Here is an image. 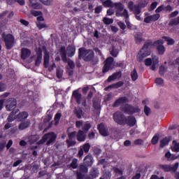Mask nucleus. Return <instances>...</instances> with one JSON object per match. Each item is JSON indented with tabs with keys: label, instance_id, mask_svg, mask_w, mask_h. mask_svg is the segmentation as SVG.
I'll use <instances>...</instances> for the list:
<instances>
[{
	"label": "nucleus",
	"instance_id": "obj_63",
	"mask_svg": "<svg viewBox=\"0 0 179 179\" xmlns=\"http://www.w3.org/2000/svg\"><path fill=\"white\" fill-rule=\"evenodd\" d=\"M6 145V142L5 141L0 143V152H1V150H3V148H5Z\"/></svg>",
	"mask_w": 179,
	"mask_h": 179
},
{
	"label": "nucleus",
	"instance_id": "obj_50",
	"mask_svg": "<svg viewBox=\"0 0 179 179\" xmlns=\"http://www.w3.org/2000/svg\"><path fill=\"white\" fill-rule=\"evenodd\" d=\"M179 164L178 162H176L173 166H171V171H177L178 169Z\"/></svg>",
	"mask_w": 179,
	"mask_h": 179
},
{
	"label": "nucleus",
	"instance_id": "obj_33",
	"mask_svg": "<svg viewBox=\"0 0 179 179\" xmlns=\"http://www.w3.org/2000/svg\"><path fill=\"white\" fill-rule=\"evenodd\" d=\"M159 169L164 171H171V165H159Z\"/></svg>",
	"mask_w": 179,
	"mask_h": 179
},
{
	"label": "nucleus",
	"instance_id": "obj_47",
	"mask_svg": "<svg viewBox=\"0 0 179 179\" xmlns=\"http://www.w3.org/2000/svg\"><path fill=\"white\" fill-rule=\"evenodd\" d=\"M142 36L141 35H137L135 37V41L137 43V44H141V43H142Z\"/></svg>",
	"mask_w": 179,
	"mask_h": 179
},
{
	"label": "nucleus",
	"instance_id": "obj_49",
	"mask_svg": "<svg viewBox=\"0 0 179 179\" xmlns=\"http://www.w3.org/2000/svg\"><path fill=\"white\" fill-rule=\"evenodd\" d=\"M76 128H82L83 127V122L82 120H78L76 122Z\"/></svg>",
	"mask_w": 179,
	"mask_h": 179
},
{
	"label": "nucleus",
	"instance_id": "obj_45",
	"mask_svg": "<svg viewBox=\"0 0 179 179\" xmlns=\"http://www.w3.org/2000/svg\"><path fill=\"white\" fill-rule=\"evenodd\" d=\"M41 2H42V3H43V5L50 6V5H51V3H52V0H41Z\"/></svg>",
	"mask_w": 179,
	"mask_h": 179
},
{
	"label": "nucleus",
	"instance_id": "obj_29",
	"mask_svg": "<svg viewBox=\"0 0 179 179\" xmlns=\"http://www.w3.org/2000/svg\"><path fill=\"white\" fill-rule=\"evenodd\" d=\"M60 54L62 55V59L64 62H66L68 61L66 59V50H65V47H62L60 49Z\"/></svg>",
	"mask_w": 179,
	"mask_h": 179
},
{
	"label": "nucleus",
	"instance_id": "obj_46",
	"mask_svg": "<svg viewBox=\"0 0 179 179\" xmlns=\"http://www.w3.org/2000/svg\"><path fill=\"white\" fill-rule=\"evenodd\" d=\"M90 150V144L86 143L83 145V150L85 152V153H87L89 150Z\"/></svg>",
	"mask_w": 179,
	"mask_h": 179
},
{
	"label": "nucleus",
	"instance_id": "obj_44",
	"mask_svg": "<svg viewBox=\"0 0 179 179\" xmlns=\"http://www.w3.org/2000/svg\"><path fill=\"white\" fill-rule=\"evenodd\" d=\"M78 160L76 159H73L71 164V167H72V169H76V167H78Z\"/></svg>",
	"mask_w": 179,
	"mask_h": 179
},
{
	"label": "nucleus",
	"instance_id": "obj_24",
	"mask_svg": "<svg viewBox=\"0 0 179 179\" xmlns=\"http://www.w3.org/2000/svg\"><path fill=\"white\" fill-rule=\"evenodd\" d=\"M172 152H179V142L177 141H173L172 142V145L171 147Z\"/></svg>",
	"mask_w": 179,
	"mask_h": 179
},
{
	"label": "nucleus",
	"instance_id": "obj_3",
	"mask_svg": "<svg viewBox=\"0 0 179 179\" xmlns=\"http://www.w3.org/2000/svg\"><path fill=\"white\" fill-rule=\"evenodd\" d=\"M146 66H150L152 71H157L159 69V57L154 55L152 58H147L144 61Z\"/></svg>",
	"mask_w": 179,
	"mask_h": 179
},
{
	"label": "nucleus",
	"instance_id": "obj_28",
	"mask_svg": "<svg viewBox=\"0 0 179 179\" xmlns=\"http://www.w3.org/2000/svg\"><path fill=\"white\" fill-rule=\"evenodd\" d=\"M165 157H166V159H168V160H176L179 158V155L178 156V155H171L170 152H166L165 154Z\"/></svg>",
	"mask_w": 179,
	"mask_h": 179
},
{
	"label": "nucleus",
	"instance_id": "obj_23",
	"mask_svg": "<svg viewBox=\"0 0 179 179\" xmlns=\"http://www.w3.org/2000/svg\"><path fill=\"white\" fill-rule=\"evenodd\" d=\"M76 51V49L75 48V46L71 45L67 48L66 52L69 57H73V55H75Z\"/></svg>",
	"mask_w": 179,
	"mask_h": 179
},
{
	"label": "nucleus",
	"instance_id": "obj_6",
	"mask_svg": "<svg viewBox=\"0 0 179 179\" xmlns=\"http://www.w3.org/2000/svg\"><path fill=\"white\" fill-rule=\"evenodd\" d=\"M80 58H84L85 61H92L94 57V52L92 50H86L85 48L79 49Z\"/></svg>",
	"mask_w": 179,
	"mask_h": 179
},
{
	"label": "nucleus",
	"instance_id": "obj_58",
	"mask_svg": "<svg viewBox=\"0 0 179 179\" xmlns=\"http://www.w3.org/2000/svg\"><path fill=\"white\" fill-rule=\"evenodd\" d=\"M114 172L116 173L117 174H118L119 176H122V171H121L118 168H115L114 169Z\"/></svg>",
	"mask_w": 179,
	"mask_h": 179
},
{
	"label": "nucleus",
	"instance_id": "obj_57",
	"mask_svg": "<svg viewBox=\"0 0 179 179\" xmlns=\"http://www.w3.org/2000/svg\"><path fill=\"white\" fill-rule=\"evenodd\" d=\"M164 71H166V69L164 68V66H161L159 67V74L160 75H164Z\"/></svg>",
	"mask_w": 179,
	"mask_h": 179
},
{
	"label": "nucleus",
	"instance_id": "obj_25",
	"mask_svg": "<svg viewBox=\"0 0 179 179\" xmlns=\"http://www.w3.org/2000/svg\"><path fill=\"white\" fill-rule=\"evenodd\" d=\"M84 163L85 166H92L93 164V157L87 155L84 159Z\"/></svg>",
	"mask_w": 179,
	"mask_h": 179
},
{
	"label": "nucleus",
	"instance_id": "obj_17",
	"mask_svg": "<svg viewBox=\"0 0 179 179\" xmlns=\"http://www.w3.org/2000/svg\"><path fill=\"white\" fill-rule=\"evenodd\" d=\"M31 55V52L30 50L27 48H22L21 50V58L22 59H26L27 58H29L30 55Z\"/></svg>",
	"mask_w": 179,
	"mask_h": 179
},
{
	"label": "nucleus",
	"instance_id": "obj_7",
	"mask_svg": "<svg viewBox=\"0 0 179 179\" xmlns=\"http://www.w3.org/2000/svg\"><path fill=\"white\" fill-rule=\"evenodd\" d=\"M57 138V136L54 133H49L46 135H44L42 138L41 141H38V145H43V143H45L47 141V145H50L52 143V142H55V139Z\"/></svg>",
	"mask_w": 179,
	"mask_h": 179
},
{
	"label": "nucleus",
	"instance_id": "obj_32",
	"mask_svg": "<svg viewBox=\"0 0 179 179\" xmlns=\"http://www.w3.org/2000/svg\"><path fill=\"white\" fill-rule=\"evenodd\" d=\"M114 4L115 3H113L111 0H106L103 3V5L105 6V8H114V6H115Z\"/></svg>",
	"mask_w": 179,
	"mask_h": 179
},
{
	"label": "nucleus",
	"instance_id": "obj_35",
	"mask_svg": "<svg viewBox=\"0 0 179 179\" xmlns=\"http://www.w3.org/2000/svg\"><path fill=\"white\" fill-rule=\"evenodd\" d=\"M170 142V140H169L168 138H165L162 139L160 142L161 143V148H164L166 145H169V143Z\"/></svg>",
	"mask_w": 179,
	"mask_h": 179
},
{
	"label": "nucleus",
	"instance_id": "obj_54",
	"mask_svg": "<svg viewBox=\"0 0 179 179\" xmlns=\"http://www.w3.org/2000/svg\"><path fill=\"white\" fill-rule=\"evenodd\" d=\"M67 64L72 69V68L75 67V64H73V62L72 60H68Z\"/></svg>",
	"mask_w": 179,
	"mask_h": 179
},
{
	"label": "nucleus",
	"instance_id": "obj_55",
	"mask_svg": "<svg viewBox=\"0 0 179 179\" xmlns=\"http://www.w3.org/2000/svg\"><path fill=\"white\" fill-rule=\"evenodd\" d=\"M80 170L81 173H87V168L85 166H81L80 167Z\"/></svg>",
	"mask_w": 179,
	"mask_h": 179
},
{
	"label": "nucleus",
	"instance_id": "obj_36",
	"mask_svg": "<svg viewBox=\"0 0 179 179\" xmlns=\"http://www.w3.org/2000/svg\"><path fill=\"white\" fill-rule=\"evenodd\" d=\"M103 22L105 24H111L114 22V20H113L111 18L104 17L103 19Z\"/></svg>",
	"mask_w": 179,
	"mask_h": 179
},
{
	"label": "nucleus",
	"instance_id": "obj_18",
	"mask_svg": "<svg viewBox=\"0 0 179 179\" xmlns=\"http://www.w3.org/2000/svg\"><path fill=\"white\" fill-rule=\"evenodd\" d=\"M41 22H44V18L43 17V15H41V14L37 17V22H36L37 27H38V29L40 30H41V29H44V27H45V24Z\"/></svg>",
	"mask_w": 179,
	"mask_h": 179
},
{
	"label": "nucleus",
	"instance_id": "obj_60",
	"mask_svg": "<svg viewBox=\"0 0 179 179\" xmlns=\"http://www.w3.org/2000/svg\"><path fill=\"white\" fill-rule=\"evenodd\" d=\"M6 89V85L0 83V92H5Z\"/></svg>",
	"mask_w": 179,
	"mask_h": 179
},
{
	"label": "nucleus",
	"instance_id": "obj_8",
	"mask_svg": "<svg viewBox=\"0 0 179 179\" xmlns=\"http://www.w3.org/2000/svg\"><path fill=\"white\" fill-rule=\"evenodd\" d=\"M148 5V2L145 1L144 3H140L138 6H134V2L129 1L128 3V8L131 12H134L136 14L139 15L141 13V8H145Z\"/></svg>",
	"mask_w": 179,
	"mask_h": 179
},
{
	"label": "nucleus",
	"instance_id": "obj_56",
	"mask_svg": "<svg viewBox=\"0 0 179 179\" xmlns=\"http://www.w3.org/2000/svg\"><path fill=\"white\" fill-rule=\"evenodd\" d=\"M144 113L146 115H149V114L150 113V108H149L148 106H145Z\"/></svg>",
	"mask_w": 179,
	"mask_h": 179
},
{
	"label": "nucleus",
	"instance_id": "obj_19",
	"mask_svg": "<svg viewBox=\"0 0 179 179\" xmlns=\"http://www.w3.org/2000/svg\"><path fill=\"white\" fill-rule=\"evenodd\" d=\"M76 136V131L71 132L69 134V140H67V144L69 146H73L76 143L75 141H72V139Z\"/></svg>",
	"mask_w": 179,
	"mask_h": 179
},
{
	"label": "nucleus",
	"instance_id": "obj_52",
	"mask_svg": "<svg viewBox=\"0 0 179 179\" xmlns=\"http://www.w3.org/2000/svg\"><path fill=\"white\" fill-rule=\"evenodd\" d=\"M115 12L114 11V10L113 8H109L107 10V15L108 16H113V15H114Z\"/></svg>",
	"mask_w": 179,
	"mask_h": 179
},
{
	"label": "nucleus",
	"instance_id": "obj_13",
	"mask_svg": "<svg viewBox=\"0 0 179 179\" xmlns=\"http://www.w3.org/2000/svg\"><path fill=\"white\" fill-rule=\"evenodd\" d=\"M16 104H17V102L15 98L8 99L7 100L6 106V110H8V111H12V110H13L15 107H16Z\"/></svg>",
	"mask_w": 179,
	"mask_h": 179
},
{
	"label": "nucleus",
	"instance_id": "obj_26",
	"mask_svg": "<svg viewBox=\"0 0 179 179\" xmlns=\"http://www.w3.org/2000/svg\"><path fill=\"white\" fill-rule=\"evenodd\" d=\"M73 97H74L78 104H80V100H82V95L78 90L73 92Z\"/></svg>",
	"mask_w": 179,
	"mask_h": 179
},
{
	"label": "nucleus",
	"instance_id": "obj_9",
	"mask_svg": "<svg viewBox=\"0 0 179 179\" xmlns=\"http://www.w3.org/2000/svg\"><path fill=\"white\" fill-rule=\"evenodd\" d=\"M3 37L4 38V41L6 43V47H7L8 50H10L12 47H13V44H15V38L12 34H3Z\"/></svg>",
	"mask_w": 179,
	"mask_h": 179
},
{
	"label": "nucleus",
	"instance_id": "obj_15",
	"mask_svg": "<svg viewBox=\"0 0 179 179\" xmlns=\"http://www.w3.org/2000/svg\"><path fill=\"white\" fill-rule=\"evenodd\" d=\"M159 17H160V14L149 15L144 19V22L145 23H152V22H156V20H159Z\"/></svg>",
	"mask_w": 179,
	"mask_h": 179
},
{
	"label": "nucleus",
	"instance_id": "obj_34",
	"mask_svg": "<svg viewBox=\"0 0 179 179\" xmlns=\"http://www.w3.org/2000/svg\"><path fill=\"white\" fill-rule=\"evenodd\" d=\"M29 6H31V8H33L34 9H41L42 8L41 4L38 3H33L32 1H30Z\"/></svg>",
	"mask_w": 179,
	"mask_h": 179
},
{
	"label": "nucleus",
	"instance_id": "obj_37",
	"mask_svg": "<svg viewBox=\"0 0 179 179\" xmlns=\"http://www.w3.org/2000/svg\"><path fill=\"white\" fill-rule=\"evenodd\" d=\"M61 113H57L55 116V125H58V122H59V120H61Z\"/></svg>",
	"mask_w": 179,
	"mask_h": 179
},
{
	"label": "nucleus",
	"instance_id": "obj_2",
	"mask_svg": "<svg viewBox=\"0 0 179 179\" xmlns=\"http://www.w3.org/2000/svg\"><path fill=\"white\" fill-rule=\"evenodd\" d=\"M113 120L120 125L128 124L129 127H134V125L136 124V119H135V117H129L126 120L124 115H122L120 112H117L113 115Z\"/></svg>",
	"mask_w": 179,
	"mask_h": 179
},
{
	"label": "nucleus",
	"instance_id": "obj_10",
	"mask_svg": "<svg viewBox=\"0 0 179 179\" xmlns=\"http://www.w3.org/2000/svg\"><path fill=\"white\" fill-rule=\"evenodd\" d=\"M149 55H150V50L146 46H144L137 55V59L138 61H143V59L149 57Z\"/></svg>",
	"mask_w": 179,
	"mask_h": 179
},
{
	"label": "nucleus",
	"instance_id": "obj_27",
	"mask_svg": "<svg viewBox=\"0 0 179 179\" xmlns=\"http://www.w3.org/2000/svg\"><path fill=\"white\" fill-rule=\"evenodd\" d=\"M127 99L126 97H122L116 101L114 103L115 107H118V106H121V104H124V103H127Z\"/></svg>",
	"mask_w": 179,
	"mask_h": 179
},
{
	"label": "nucleus",
	"instance_id": "obj_42",
	"mask_svg": "<svg viewBox=\"0 0 179 179\" xmlns=\"http://www.w3.org/2000/svg\"><path fill=\"white\" fill-rule=\"evenodd\" d=\"M155 83L158 86H163V85H164V81L163 80L162 78H157L155 80Z\"/></svg>",
	"mask_w": 179,
	"mask_h": 179
},
{
	"label": "nucleus",
	"instance_id": "obj_62",
	"mask_svg": "<svg viewBox=\"0 0 179 179\" xmlns=\"http://www.w3.org/2000/svg\"><path fill=\"white\" fill-rule=\"evenodd\" d=\"M31 14H32L34 16H40V15H41V12H40V11H36V10H33V11H31Z\"/></svg>",
	"mask_w": 179,
	"mask_h": 179
},
{
	"label": "nucleus",
	"instance_id": "obj_41",
	"mask_svg": "<svg viewBox=\"0 0 179 179\" xmlns=\"http://www.w3.org/2000/svg\"><path fill=\"white\" fill-rule=\"evenodd\" d=\"M132 80H136L138 79V73L136 72V70H133L131 74Z\"/></svg>",
	"mask_w": 179,
	"mask_h": 179
},
{
	"label": "nucleus",
	"instance_id": "obj_48",
	"mask_svg": "<svg viewBox=\"0 0 179 179\" xmlns=\"http://www.w3.org/2000/svg\"><path fill=\"white\" fill-rule=\"evenodd\" d=\"M110 177H111V173H110V172H106L103 174V176L100 178V179H110Z\"/></svg>",
	"mask_w": 179,
	"mask_h": 179
},
{
	"label": "nucleus",
	"instance_id": "obj_16",
	"mask_svg": "<svg viewBox=\"0 0 179 179\" xmlns=\"http://www.w3.org/2000/svg\"><path fill=\"white\" fill-rule=\"evenodd\" d=\"M98 129L101 135L103 136H107L108 135V131L107 130V127H106V124H104V123L99 124Z\"/></svg>",
	"mask_w": 179,
	"mask_h": 179
},
{
	"label": "nucleus",
	"instance_id": "obj_4",
	"mask_svg": "<svg viewBox=\"0 0 179 179\" xmlns=\"http://www.w3.org/2000/svg\"><path fill=\"white\" fill-rule=\"evenodd\" d=\"M18 110H13L10 114L8 120V122H12L13 120H17V121H23V120H26L27 117H29V113L27 112H21L17 116L16 114H17Z\"/></svg>",
	"mask_w": 179,
	"mask_h": 179
},
{
	"label": "nucleus",
	"instance_id": "obj_20",
	"mask_svg": "<svg viewBox=\"0 0 179 179\" xmlns=\"http://www.w3.org/2000/svg\"><path fill=\"white\" fill-rule=\"evenodd\" d=\"M77 139L79 141V142H84V141L86 139V134L85 131L80 130L77 135Z\"/></svg>",
	"mask_w": 179,
	"mask_h": 179
},
{
	"label": "nucleus",
	"instance_id": "obj_39",
	"mask_svg": "<svg viewBox=\"0 0 179 179\" xmlns=\"http://www.w3.org/2000/svg\"><path fill=\"white\" fill-rule=\"evenodd\" d=\"M159 142V134H155L152 138L151 143L152 145H156Z\"/></svg>",
	"mask_w": 179,
	"mask_h": 179
},
{
	"label": "nucleus",
	"instance_id": "obj_53",
	"mask_svg": "<svg viewBox=\"0 0 179 179\" xmlns=\"http://www.w3.org/2000/svg\"><path fill=\"white\" fill-rule=\"evenodd\" d=\"M110 54L113 57H117V55H118V51H117L115 49H113L110 50Z\"/></svg>",
	"mask_w": 179,
	"mask_h": 179
},
{
	"label": "nucleus",
	"instance_id": "obj_5",
	"mask_svg": "<svg viewBox=\"0 0 179 179\" xmlns=\"http://www.w3.org/2000/svg\"><path fill=\"white\" fill-rule=\"evenodd\" d=\"M43 65L45 68H48V71H52L55 68V63L54 60L50 61V54L47 50L44 51Z\"/></svg>",
	"mask_w": 179,
	"mask_h": 179
},
{
	"label": "nucleus",
	"instance_id": "obj_64",
	"mask_svg": "<svg viewBox=\"0 0 179 179\" xmlns=\"http://www.w3.org/2000/svg\"><path fill=\"white\" fill-rule=\"evenodd\" d=\"M150 179H164V177L162 176L160 178H159L156 175H152L150 178Z\"/></svg>",
	"mask_w": 179,
	"mask_h": 179
},
{
	"label": "nucleus",
	"instance_id": "obj_30",
	"mask_svg": "<svg viewBox=\"0 0 179 179\" xmlns=\"http://www.w3.org/2000/svg\"><path fill=\"white\" fill-rule=\"evenodd\" d=\"M118 78H121V73L120 72L115 73L113 76H110L108 78V82H111V80H115V79H118Z\"/></svg>",
	"mask_w": 179,
	"mask_h": 179
},
{
	"label": "nucleus",
	"instance_id": "obj_1",
	"mask_svg": "<svg viewBox=\"0 0 179 179\" xmlns=\"http://www.w3.org/2000/svg\"><path fill=\"white\" fill-rule=\"evenodd\" d=\"M114 6L116 9V16L117 17H124V19H126V24L128 29H131V24L128 20L129 17V13H128V10L124 8V4H122V3H115Z\"/></svg>",
	"mask_w": 179,
	"mask_h": 179
},
{
	"label": "nucleus",
	"instance_id": "obj_59",
	"mask_svg": "<svg viewBox=\"0 0 179 179\" xmlns=\"http://www.w3.org/2000/svg\"><path fill=\"white\" fill-rule=\"evenodd\" d=\"M78 118H82V115H83V113L82 112V110H78L76 112Z\"/></svg>",
	"mask_w": 179,
	"mask_h": 179
},
{
	"label": "nucleus",
	"instance_id": "obj_31",
	"mask_svg": "<svg viewBox=\"0 0 179 179\" xmlns=\"http://www.w3.org/2000/svg\"><path fill=\"white\" fill-rule=\"evenodd\" d=\"M29 125H30V122L29 121L24 122L19 125V129H20L21 131H23V129H26V128H29Z\"/></svg>",
	"mask_w": 179,
	"mask_h": 179
},
{
	"label": "nucleus",
	"instance_id": "obj_12",
	"mask_svg": "<svg viewBox=\"0 0 179 179\" xmlns=\"http://www.w3.org/2000/svg\"><path fill=\"white\" fill-rule=\"evenodd\" d=\"M113 62H114V59H113V57H108V59H106L105 62V65L103 69V73H106V72H108L110 69H113L114 66Z\"/></svg>",
	"mask_w": 179,
	"mask_h": 179
},
{
	"label": "nucleus",
	"instance_id": "obj_14",
	"mask_svg": "<svg viewBox=\"0 0 179 179\" xmlns=\"http://www.w3.org/2000/svg\"><path fill=\"white\" fill-rule=\"evenodd\" d=\"M122 110L124 113H128L129 114H134L140 111L139 108H134L129 105H124Z\"/></svg>",
	"mask_w": 179,
	"mask_h": 179
},
{
	"label": "nucleus",
	"instance_id": "obj_40",
	"mask_svg": "<svg viewBox=\"0 0 179 179\" xmlns=\"http://www.w3.org/2000/svg\"><path fill=\"white\" fill-rule=\"evenodd\" d=\"M170 26H176V24H179V17L178 18L172 20L169 22Z\"/></svg>",
	"mask_w": 179,
	"mask_h": 179
},
{
	"label": "nucleus",
	"instance_id": "obj_21",
	"mask_svg": "<svg viewBox=\"0 0 179 179\" xmlns=\"http://www.w3.org/2000/svg\"><path fill=\"white\" fill-rule=\"evenodd\" d=\"M154 45H157V50L159 55H163V54L166 52V48L164 47V45H163V44L156 45L154 43Z\"/></svg>",
	"mask_w": 179,
	"mask_h": 179
},
{
	"label": "nucleus",
	"instance_id": "obj_38",
	"mask_svg": "<svg viewBox=\"0 0 179 179\" xmlns=\"http://www.w3.org/2000/svg\"><path fill=\"white\" fill-rule=\"evenodd\" d=\"M38 139H40V136L38 135H35V136H31V140H30V143L33 144L35 142H37V141H38Z\"/></svg>",
	"mask_w": 179,
	"mask_h": 179
},
{
	"label": "nucleus",
	"instance_id": "obj_22",
	"mask_svg": "<svg viewBox=\"0 0 179 179\" xmlns=\"http://www.w3.org/2000/svg\"><path fill=\"white\" fill-rule=\"evenodd\" d=\"M42 58H43V57L41 55V49L39 48L38 51L36 53V63H35V65L36 66H38V65H40V64H41Z\"/></svg>",
	"mask_w": 179,
	"mask_h": 179
},
{
	"label": "nucleus",
	"instance_id": "obj_43",
	"mask_svg": "<svg viewBox=\"0 0 179 179\" xmlns=\"http://www.w3.org/2000/svg\"><path fill=\"white\" fill-rule=\"evenodd\" d=\"M90 128H92V124H90V123H85L84 127H83V129L86 133L87 132V131L90 130Z\"/></svg>",
	"mask_w": 179,
	"mask_h": 179
},
{
	"label": "nucleus",
	"instance_id": "obj_11",
	"mask_svg": "<svg viewBox=\"0 0 179 179\" xmlns=\"http://www.w3.org/2000/svg\"><path fill=\"white\" fill-rule=\"evenodd\" d=\"M164 41H166L168 45H173L175 44L176 41L173 38L169 36H163L162 39H159L155 42V45L159 44H164Z\"/></svg>",
	"mask_w": 179,
	"mask_h": 179
},
{
	"label": "nucleus",
	"instance_id": "obj_61",
	"mask_svg": "<svg viewBox=\"0 0 179 179\" xmlns=\"http://www.w3.org/2000/svg\"><path fill=\"white\" fill-rule=\"evenodd\" d=\"M91 176L93 177V178H96V177H99V172L97 170H94L92 173H91Z\"/></svg>",
	"mask_w": 179,
	"mask_h": 179
},
{
	"label": "nucleus",
	"instance_id": "obj_51",
	"mask_svg": "<svg viewBox=\"0 0 179 179\" xmlns=\"http://www.w3.org/2000/svg\"><path fill=\"white\" fill-rule=\"evenodd\" d=\"M117 24L119 27H120V29H122V30H125V29L127 28V27L125 26V24H124V22H117Z\"/></svg>",
	"mask_w": 179,
	"mask_h": 179
}]
</instances>
